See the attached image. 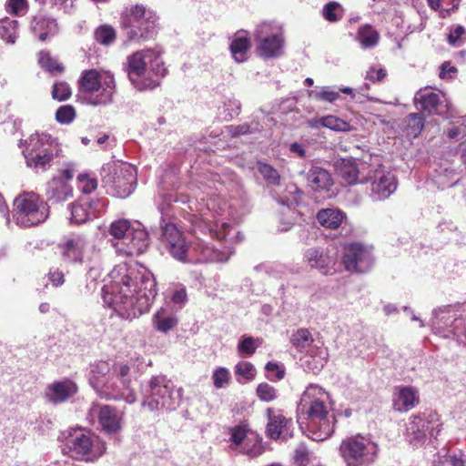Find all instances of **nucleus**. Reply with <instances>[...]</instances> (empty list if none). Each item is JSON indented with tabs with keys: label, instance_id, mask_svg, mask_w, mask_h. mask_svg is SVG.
<instances>
[{
	"label": "nucleus",
	"instance_id": "f257e3e1",
	"mask_svg": "<svg viewBox=\"0 0 466 466\" xmlns=\"http://www.w3.org/2000/svg\"><path fill=\"white\" fill-rule=\"evenodd\" d=\"M174 200L189 204L188 208L194 213L188 215V221L196 237L188 248L177 226L162 218L161 238L170 255L182 262L228 261L233 253L231 242L234 238L240 241L242 237L225 220L226 203L220 204L214 198L202 203L187 197Z\"/></svg>",
	"mask_w": 466,
	"mask_h": 466
},
{
	"label": "nucleus",
	"instance_id": "f03ea898",
	"mask_svg": "<svg viewBox=\"0 0 466 466\" xmlns=\"http://www.w3.org/2000/svg\"><path fill=\"white\" fill-rule=\"evenodd\" d=\"M156 280L146 268L116 265L102 289L103 300L121 319H132L148 311L157 296Z\"/></svg>",
	"mask_w": 466,
	"mask_h": 466
},
{
	"label": "nucleus",
	"instance_id": "7ed1b4c3",
	"mask_svg": "<svg viewBox=\"0 0 466 466\" xmlns=\"http://www.w3.org/2000/svg\"><path fill=\"white\" fill-rule=\"evenodd\" d=\"M330 410L329 392L318 384L309 385L301 395L298 412L309 420L308 436L313 441H323L333 434L336 419Z\"/></svg>",
	"mask_w": 466,
	"mask_h": 466
},
{
	"label": "nucleus",
	"instance_id": "20e7f679",
	"mask_svg": "<svg viewBox=\"0 0 466 466\" xmlns=\"http://www.w3.org/2000/svg\"><path fill=\"white\" fill-rule=\"evenodd\" d=\"M62 452L73 460L95 462L106 451V442L83 428H69L60 433Z\"/></svg>",
	"mask_w": 466,
	"mask_h": 466
},
{
	"label": "nucleus",
	"instance_id": "39448f33",
	"mask_svg": "<svg viewBox=\"0 0 466 466\" xmlns=\"http://www.w3.org/2000/svg\"><path fill=\"white\" fill-rule=\"evenodd\" d=\"M166 74L159 56L151 49L137 51L127 57V75L137 90L157 86Z\"/></svg>",
	"mask_w": 466,
	"mask_h": 466
},
{
	"label": "nucleus",
	"instance_id": "423d86ee",
	"mask_svg": "<svg viewBox=\"0 0 466 466\" xmlns=\"http://www.w3.org/2000/svg\"><path fill=\"white\" fill-rule=\"evenodd\" d=\"M22 147L26 167L35 173L46 172L55 158L63 156L57 138L45 132L30 135L22 142Z\"/></svg>",
	"mask_w": 466,
	"mask_h": 466
},
{
	"label": "nucleus",
	"instance_id": "0eeeda50",
	"mask_svg": "<svg viewBox=\"0 0 466 466\" xmlns=\"http://www.w3.org/2000/svg\"><path fill=\"white\" fill-rule=\"evenodd\" d=\"M116 252L122 257H133L144 253L149 245L148 233L138 222L127 219L115 220L108 229Z\"/></svg>",
	"mask_w": 466,
	"mask_h": 466
},
{
	"label": "nucleus",
	"instance_id": "6e6552de",
	"mask_svg": "<svg viewBox=\"0 0 466 466\" xmlns=\"http://www.w3.org/2000/svg\"><path fill=\"white\" fill-rule=\"evenodd\" d=\"M115 89L114 76L106 71L87 70L82 73L79 79V95L92 106L111 103Z\"/></svg>",
	"mask_w": 466,
	"mask_h": 466
},
{
	"label": "nucleus",
	"instance_id": "1a4fd4ad",
	"mask_svg": "<svg viewBox=\"0 0 466 466\" xmlns=\"http://www.w3.org/2000/svg\"><path fill=\"white\" fill-rule=\"evenodd\" d=\"M182 397V390L175 389L165 376L152 377L144 389L142 406L149 411L176 410Z\"/></svg>",
	"mask_w": 466,
	"mask_h": 466
},
{
	"label": "nucleus",
	"instance_id": "9d476101",
	"mask_svg": "<svg viewBox=\"0 0 466 466\" xmlns=\"http://www.w3.org/2000/svg\"><path fill=\"white\" fill-rule=\"evenodd\" d=\"M256 53L263 59H275L284 54L285 35L283 25L275 20L257 24L252 32Z\"/></svg>",
	"mask_w": 466,
	"mask_h": 466
},
{
	"label": "nucleus",
	"instance_id": "9b49d317",
	"mask_svg": "<svg viewBox=\"0 0 466 466\" xmlns=\"http://www.w3.org/2000/svg\"><path fill=\"white\" fill-rule=\"evenodd\" d=\"M49 208L35 192H22L13 202L12 218L20 228H31L45 222Z\"/></svg>",
	"mask_w": 466,
	"mask_h": 466
},
{
	"label": "nucleus",
	"instance_id": "f8f14e48",
	"mask_svg": "<svg viewBox=\"0 0 466 466\" xmlns=\"http://www.w3.org/2000/svg\"><path fill=\"white\" fill-rule=\"evenodd\" d=\"M157 15L143 5L127 6L121 15V26L130 41L147 39L153 35Z\"/></svg>",
	"mask_w": 466,
	"mask_h": 466
},
{
	"label": "nucleus",
	"instance_id": "ddd939ff",
	"mask_svg": "<svg viewBox=\"0 0 466 466\" xmlns=\"http://www.w3.org/2000/svg\"><path fill=\"white\" fill-rule=\"evenodd\" d=\"M339 451L346 466H370L378 458L379 446L370 435L357 434L343 440Z\"/></svg>",
	"mask_w": 466,
	"mask_h": 466
},
{
	"label": "nucleus",
	"instance_id": "4468645a",
	"mask_svg": "<svg viewBox=\"0 0 466 466\" xmlns=\"http://www.w3.org/2000/svg\"><path fill=\"white\" fill-rule=\"evenodd\" d=\"M102 180L113 196L125 198L135 189L137 170L127 163L106 164L102 169Z\"/></svg>",
	"mask_w": 466,
	"mask_h": 466
},
{
	"label": "nucleus",
	"instance_id": "2eb2a0df",
	"mask_svg": "<svg viewBox=\"0 0 466 466\" xmlns=\"http://www.w3.org/2000/svg\"><path fill=\"white\" fill-rule=\"evenodd\" d=\"M465 305H445L431 311L430 326L432 332L444 339L459 338L463 324Z\"/></svg>",
	"mask_w": 466,
	"mask_h": 466
},
{
	"label": "nucleus",
	"instance_id": "dca6fc26",
	"mask_svg": "<svg viewBox=\"0 0 466 466\" xmlns=\"http://www.w3.org/2000/svg\"><path fill=\"white\" fill-rule=\"evenodd\" d=\"M441 430L440 415L436 411L428 410L410 418L406 436L410 444L419 446L427 437L437 439Z\"/></svg>",
	"mask_w": 466,
	"mask_h": 466
},
{
	"label": "nucleus",
	"instance_id": "f3484780",
	"mask_svg": "<svg viewBox=\"0 0 466 466\" xmlns=\"http://www.w3.org/2000/svg\"><path fill=\"white\" fill-rule=\"evenodd\" d=\"M58 249L64 262L83 264L92 260L96 253L88 238L83 234H71L58 245Z\"/></svg>",
	"mask_w": 466,
	"mask_h": 466
},
{
	"label": "nucleus",
	"instance_id": "a211bd4d",
	"mask_svg": "<svg viewBox=\"0 0 466 466\" xmlns=\"http://www.w3.org/2000/svg\"><path fill=\"white\" fill-rule=\"evenodd\" d=\"M76 171V164L66 162L57 170V174L47 183L46 197L54 203L65 202L73 197V187L70 185Z\"/></svg>",
	"mask_w": 466,
	"mask_h": 466
},
{
	"label": "nucleus",
	"instance_id": "6ab92c4d",
	"mask_svg": "<svg viewBox=\"0 0 466 466\" xmlns=\"http://www.w3.org/2000/svg\"><path fill=\"white\" fill-rule=\"evenodd\" d=\"M366 180L370 182V198L372 201L387 199L398 187L396 177L381 165L370 169Z\"/></svg>",
	"mask_w": 466,
	"mask_h": 466
},
{
	"label": "nucleus",
	"instance_id": "aec40b11",
	"mask_svg": "<svg viewBox=\"0 0 466 466\" xmlns=\"http://www.w3.org/2000/svg\"><path fill=\"white\" fill-rule=\"evenodd\" d=\"M373 262L371 247L360 243H351L345 248L343 263L347 270L366 272L371 268Z\"/></svg>",
	"mask_w": 466,
	"mask_h": 466
},
{
	"label": "nucleus",
	"instance_id": "412c9836",
	"mask_svg": "<svg viewBox=\"0 0 466 466\" xmlns=\"http://www.w3.org/2000/svg\"><path fill=\"white\" fill-rule=\"evenodd\" d=\"M87 420L92 425L97 421L101 431L107 434L116 433L121 429V416L109 405L93 403L88 410Z\"/></svg>",
	"mask_w": 466,
	"mask_h": 466
},
{
	"label": "nucleus",
	"instance_id": "4be33fe9",
	"mask_svg": "<svg viewBox=\"0 0 466 466\" xmlns=\"http://www.w3.org/2000/svg\"><path fill=\"white\" fill-rule=\"evenodd\" d=\"M106 205L105 198L92 199L88 197H82L69 206L70 222L72 224L85 223L101 213Z\"/></svg>",
	"mask_w": 466,
	"mask_h": 466
},
{
	"label": "nucleus",
	"instance_id": "5701e85b",
	"mask_svg": "<svg viewBox=\"0 0 466 466\" xmlns=\"http://www.w3.org/2000/svg\"><path fill=\"white\" fill-rule=\"evenodd\" d=\"M305 259L311 268L323 275H332L337 271L338 258L333 249L310 248L305 252Z\"/></svg>",
	"mask_w": 466,
	"mask_h": 466
},
{
	"label": "nucleus",
	"instance_id": "b1692460",
	"mask_svg": "<svg viewBox=\"0 0 466 466\" xmlns=\"http://www.w3.org/2000/svg\"><path fill=\"white\" fill-rule=\"evenodd\" d=\"M393 408L400 412H406L420 402L419 390L413 386H397L392 397Z\"/></svg>",
	"mask_w": 466,
	"mask_h": 466
},
{
	"label": "nucleus",
	"instance_id": "393cba45",
	"mask_svg": "<svg viewBox=\"0 0 466 466\" xmlns=\"http://www.w3.org/2000/svg\"><path fill=\"white\" fill-rule=\"evenodd\" d=\"M111 376L112 370L108 362L100 360L91 365L89 383L98 396L110 394L109 390L107 391L108 388H105V385L108 383Z\"/></svg>",
	"mask_w": 466,
	"mask_h": 466
},
{
	"label": "nucleus",
	"instance_id": "a878e982",
	"mask_svg": "<svg viewBox=\"0 0 466 466\" xmlns=\"http://www.w3.org/2000/svg\"><path fill=\"white\" fill-rule=\"evenodd\" d=\"M268 424L266 433L271 440H278L289 434V425L291 420L286 419L284 415L272 408L266 410Z\"/></svg>",
	"mask_w": 466,
	"mask_h": 466
},
{
	"label": "nucleus",
	"instance_id": "bb28decb",
	"mask_svg": "<svg viewBox=\"0 0 466 466\" xmlns=\"http://www.w3.org/2000/svg\"><path fill=\"white\" fill-rule=\"evenodd\" d=\"M77 392V386L69 380L56 381L47 387L46 395L47 400L58 404L65 402Z\"/></svg>",
	"mask_w": 466,
	"mask_h": 466
},
{
	"label": "nucleus",
	"instance_id": "cd10ccee",
	"mask_svg": "<svg viewBox=\"0 0 466 466\" xmlns=\"http://www.w3.org/2000/svg\"><path fill=\"white\" fill-rule=\"evenodd\" d=\"M251 47L249 32L238 30L232 36L229 50L233 59L237 63H243L248 59V53Z\"/></svg>",
	"mask_w": 466,
	"mask_h": 466
},
{
	"label": "nucleus",
	"instance_id": "c85d7f7f",
	"mask_svg": "<svg viewBox=\"0 0 466 466\" xmlns=\"http://www.w3.org/2000/svg\"><path fill=\"white\" fill-rule=\"evenodd\" d=\"M108 388L110 394L106 396H99L106 400H124L128 404L136 402L137 396L130 385H121L120 380H116L114 375L111 376L108 383L105 385V388Z\"/></svg>",
	"mask_w": 466,
	"mask_h": 466
},
{
	"label": "nucleus",
	"instance_id": "c756f323",
	"mask_svg": "<svg viewBox=\"0 0 466 466\" xmlns=\"http://www.w3.org/2000/svg\"><path fill=\"white\" fill-rule=\"evenodd\" d=\"M300 174L304 175L308 185L316 191L329 190L333 183L329 172L316 165H311L309 171L306 173L301 172Z\"/></svg>",
	"mask_w": 466,
	"mask_h": 466
},
{
	"label": "nucleus",
	"instance_id": "7c9ffc66",
	"mask_svg": "<svg viewBox=\"0 0 466 466\" xmlns=\"http://www.w3.org/2000/svg\"><path fill=\"white\" fill-rule=\"evenodd\" d=\"M32 33L38 37L40 41H46L57 32V24L55 19L44 16H35L33 18L30 25Z\"/></svg>",
	"mask_w": 466,
	"mask_h": 466
},
{
	"label": "nucleus",
	"instance_id": "2f4dec72",
	"mask_svg": "<svg viewBox=\"0 0 466 466\" xmlns=\"http://www.w3.org/2000/svg\"><path fill=\"white\" fill-rule=\"evenodd\" d=\"M153 328L162 333H167L177 325V319L169 308H160L152 317Z\"/></svg>",
	"mask_w": 466,
	"mask_h": 466
},
{
	"label": "nucleus",
	"instance_id": "473e14b6",
	"mask_svg": "<svg viewBox=\"0 0 466 466\" xmlns=\"http://www.w3.org/2000/svg\"><path fill=\"white\" fill-rule=\"evenodd\" d=\"M414 103L418 109L430 115L434 114L440 103V96L431 89H420L415 94Z\"/></svg>",
	"mask_w": 466,
	"mask_h": 466
},
{
	"label": "nucleus",
	"instance_id": "72a5a7b5",
	"mask_svg": "<svg viewBox=\"0 0 466 466\" xmlns=\"http://www.w3.org/2000/svg\"><path fill=\"white\" fill-rule=\"evenodd\" d=\"M318 222L326 228L336 229L346 218L344 212L338 208H323L317 213Z\"/></svg>",
	"mask_w": 466,
	"mask_h": 466
},
{
	"label": "nucleus",
	"instance_id": "f704fd0d",
	"mask_svg": "<svg viewBox=\"0 0 466 466\" xmlns=\"http://www.w3.org/2000/svg\"><path fill=\"white\" fill-rule=\"evenodd\" d=\"M18 37V21L10 17L0 20V38L6 44H15Z\"/></svg>",
	"mask_w": 466,
	"mask_h": 466
},
{
	"label": "nucleus",
	"instance_id": "c9c22d12",
	"mask_svg": "<svg viewBox=\"0 0 466 466\" xmlns=\"http://www.w3.org/2000/svg\"><path fill=\"white\" fill-rule=\"evenodd\" d=\"M378 32L370 25L360 26L358 31L357 40L362 48H372L378 45L379 42Z\"/></svg>",
	"mask_w": 466,
	"mask_h": 466
},
{
	"label": "nucleus",
	"instance_id": "e433bc0d",
	"mask_svg": "<svg viewBox=\"0 0 466 466\" xmlns=\"http://www.w3.org/2000/svg\"><path fill=\"white\" fill-rule=\"evenodd\" d=\"M339 176L348 184H356L358 182L363 183L362 179L359 178L360 170L355 162L351 160L343 159L338 167Z\"/></svg>",
	"mask_w": 466,
	"mask_h": 466
},
{
	"label": "nucleus",
	"instance_id": "4c0bfd02",
	"mask_svg": "<svg viewBox=\"0 0 466 466\" xmlns=\"http://www.w3.org/2000/svg\"><path fill=\"white\" fill-rule=\"evenodd\" d=\"M309 96L315 101L333 103L339 98V92L329 86H318L308 91Z\"/></svg>",
	"mask_w": 466,
	"mask_h": 466
},
{
	"label": "nucleus",
	"instance_id": "58836bf2",
	"mask_svg": "<svg viewBox=\"0 0 466 466\" xmlns=\"http://www.w3.org/2000/svg\"><path fill=\"white\" fill-rule=\"evenodd\" d=\"M312 342V334L307 329H298L290 338V343L299 351L308 350Z\"/></svg>",
	"mask_w": 466,
	"mask_h": 466
},
{
	"label": "nucleus",
	"instance_id": "ea45409f",
	"mask_svg": "<svg viewBox=\"0 0 466 466\" xmlns=\"http://www.w3.org/2000/svg\"><path fill=\"white\" fill-rule=\"evenodd\" d=\"M239 451L248 455L249 458H256L263 453L264 448L261 440L251 434V437L248 438L240 447Z\"/></svg>",
	"mask_w": 466,
	"mask_h": 466
},
{
	"label": "nucleus",
	"instance_id": "a19ab883",
	"mask_svg": "<svg viewBox=\"0 0 466 466\" xmlns=\"http://www.w3.org/2000/svg\"><path fill=\"white\" fill-rule=\"evenodd\" d=\"M96 41L103 46H110L116 38V30L108 25L98 26L94 32Z\"/></svg>",
	"mask_w": 466,
	"mask_h": 466
},
{
	"label": "nucleus",
	"instance_id": "79ce46f5",
	"mask_svg": "<svg viewBox=\"0 0 466 466\" xmlns=\"http://www.w3.org/2000/svg\"><path fill=\"white\" fill-rule=\"evenodd\" d=\"M428 4L432 9L440 10L441 17H447L458 9L460 0H428Z\"/></svg>",
	"mask_w": 466,
	"mask_h": 466
},
{
	"label": "nucleus",
	"instance_id": "37998d69",
	"mask_svg": "<svg viewBox=\"0 0 466 466\" xmlns=\"http://www.w3.org/2000/svg\"><path fill=\"white\" fill-rule=\"evenodd\" d=\"M258 170L268 184L278 185L279 183L280 176L272 166L258 162Z\"/></svg>",
	"mask_w": 466,
	"mask_h": 466
},
{
	"label": "nucleus",
	"instance_id": "c03bdc74",
	"mask_svg": "<svg viewBox=\"0 0 466 466\" xmlns=\"http://www.w3.org/2000/svg\"><path fill=\"white\" fill-rule=\"evenodd\" d=\"M261 344L260 339L244 336L238 345V350L241 354L251 356Z\"/></svg>",
	"mask_w": 466,
	"mask_h": 466
},
{
	"label": "nucleus",
	"instance_id": "a18cd8bd",
	"mask_svg": "<svg viewBox=\"0 0 466 466\" xmlns=\"http://www.w3.org/2000/svg\"><path fill=\"white\" fill-rule=\"evenodd\" d=\"M212 381L216 389L227 387L230 382V372L227 368L218 367L212 372Z\"/></svg>",
	"mask_w": 466,
	"mask_h": 466
},
{
	"label": "nucleus",
	"instance_id": "49530a36",
	"mask_svg": "<svg viewBox=\"0 0 466 466\" xmlns=\"http://www.w3.org/2000/svg\"><path fill=\"white\" fill-rule=\"evenodd\" d=\"M322 127L329 128L334 131H349L350 126L348 122L335 116H326L322 117Z\"/></svg>",
	"mask_w": 466,
	"mask_h": 466
},
{
	"label": "nucleus",
	"instance_id": "de8ad7c7",
	"mask_svg": "<svg viewBox=\"0 0 466 466\" xmlns=\"http://www.w3.org/2000/svg\"><path fill=\"white\" fill-rule=\"evenodd\" d=\"M38 62L40 66L50 73H60L63 71V66L56 62L50 54L47 52H40Z\"/></svg>",
	"mask_w": 466,
	"mask_h": 466
},
{
	"label": "nucleus",
	"instance_id": "09e8293b",
	"mask_svg": "<svg viewBox=\"0 0 466 466\" xmlns=\"http://www.w3.org/2000/svg\"><path fill=\"white\" fill-rule=\"evenodd\" d=\"M324 18L329 22H336L342 15V9L337 2H329L322 9Z\"/></svg>",
	"mask_w": 466,
	"mask_h": 466
},
{
	"label": "nucleus",
	"instance_id": "8fccbe9b",
	"mask_svg": "<svg viewBox=\"0 0 466 466\" xmlns=\"http://www.w3.org/2000/svg\"><path fill=\"white\" fill-rule=\"evenodd\" d=\"M77 182L79 190L85 195L92 193L97 187L96 179L89 177L87 174L78 175Z\"/></svg>",
	"mask_w": 466,
	"mask_h": 466
},
{
	"label": "nucleus",
	"instance_id": "3c124183",
	"mask_svg": "<svg viewBox=\"0 0 466 466\" xmlns=\"http://www.w3.org/2000/svg\"><path fill=\"white\" fill-rule=\"evenodd\" d=\"M76 117V110L70 105L61 106L56 113V119L58 123L66 125L71 123Z\"/></svg>",
	"mask_w": 466,
	"mask_h": 466
},
{
	"label": "nucleus",
	"instance_id": "603ef678",
	"mask_svg": "<svg viewBox=\"0 0 466 466\" xmlns=\"http://www.w3.org/2000/svg\"><path fill=\"white\" fill-rule=\"evenodd\" d=\"M235 372L247 381L252 380L256 376V369L253 364L248 361L238 362L235 367Z\"/></svg>",
	"mask_w": 466,
	"mask_h": 466
},
{
	"label": "nucleus",
	"instance_id": "864d4df0",
	"mask_svg": "<svg viewBox=\"0 0 466 466\" xmlns=\"http://www.w3.org/2000/svg\"><path fill=\"white\" fill-rule=\"evenodd\" d=\"M433 466H466V460L462 455H445L439 457Z\"/></svg>",
	"mask_w": 466,
	"mask_h": 466
},
{
	"label": "nucleus",
	"instance_id": "5fc2aeb1",
	"mask_svg": "<svg viewBox=\"0 0 466 466\" xmlns=\"http://www.w3.org/2000/svg\"><path fill=\"white\" fill-rule=\"evenodd\" d=\"M257 395L261 400L268 402L274 400L278 397L276 389L268 383L258 385Z\"/></svg>",
	"mask_w": 466,
	"mask_h": 466
},
{
	"label": "nucleus",
	"instance_id": "6e6d98bb",
	"mask_svg": "<svg viewBox=\"0 0 466 466\" xmlns=\"http://www.w3.org/2000/svg\"><path fill=\"white\" fill-rule=\"evenodd\" d=\"M71 94V88L66 82H57L53 86L52 96L56 100H66L70 97Z\"/></svg>",
	"mask_w": 466,
	"mask_h": 466
},
{
	"label": "nucleus",
	"instance_id": "4d7b16f0",
	"mask_svg": "<svg viewBox=\"0 0 466 466\" xmlns=\"http://www.w3.org/2000/svg\"><path fill=\"white\" fill-rule=\"evenodd\" d=\"M250 437L251 435H248V431L244 426H236L231 429L230 441L238 449H240L245 441Z\"/></svg>",
	"mask_w": 466,
	"mask_h": 466
},
{
	"label": "nucleus",
	"instance_id": "13d9d810",
	"mask_svg": "<svg viewBox=\"0 0 466 466\" xmlns=\"http://www.w3.org/2000/svg\"><path fill=\"white\" fill-rule=\"evenodd\" d=\"M130 368L127 364L116 365L112 370V375L116 377V380H120L121 385H130Z\"/></svg>",
	"mask_w": 466,
	"mask_h": 466
},
{
	"label": "nucleus",
	"instance_id": "bf43d9fd",
	"mask_svg": "<svg viewBox=\"0 0 466 466\" xmlns=\"http://www.w3.org/2000/svg\"><path fill=\"white\" fill-rule=\"evenodd\" d=\"M466 29L462 25H454L451 28L447 40L452 46H460L463 42Z\"/></svg>",
	"mask_w": 466,
	"mask_h": 466
},
{
	"label": "nucleus",
	"instance_id": "052dcab7",
	"mask_svg": "<svg viewBox=\"0 0 466 466\" xmlns=\"http://www.w3.org/2000/svg\"><path fill=\"white\" fill-rule=\"evenodd\" d=\"M227 130H228V134H230L231 137H239L242 135L252 133L254 131H258V125H256V127H253L251 125L244 123V124L238 125V126H233V125L228 126V127H227Z\"/></svg>",
	"mask_w": 466,
	"mask_h": 466
},
{
	"label": "nucleus",
	"instance_id": "680f3d73",
	"mask_svg": "<svg viewBox=\"0 0 466 466\" xmlns=\"http://www.w3.org/2000/svg\"><path fill=\"white\" fill-rule=\"evenodd\" d=\"M7 10L15 15H23L27 11V2L26 0H8Z\"/></svg>",
	"mask_w": 466,
	"mask_h": 466
},
{
	"label": "nucleus",
	"instance_id": "e2e57ef3",
	"mask_svg": "<svg viewBox=\"0 0 466 466\" xmlns=\"http://www.w3.org/2000/svg\"><path fill=\"white\" fill-rule=\"evenodd\" d=\"M265 369L268 373V378L270 380H280L284 377L285 370L275 362H268Z\"/></svg>",
	"mask_w": 466,
	"mask_h": 466
},
{
	"label": "nucleus",
	"instance_id": "0e129e2a",
	"mask_svg": "<svg viewBox=\"0 0 466 466\" xmlns=\"http://www.w3.org/2000/svg\"><path fill=\"white\" fill-rule=\"evenodd\" d=\"M409 126L413 129V135L416 137L423 128V119L418 113L409 115Z\"/></svg>",
	"mask_w": 466,
	"mask_h": 466
},
{
	"label": "nucleus",
	"instance_id": "69168bd1",
	"mask_svg": "<svg viewBox=\"0 0 466 466\" xmlns=\"http://www.w3.org/2000/svg\"><path fill=\"white\" fill-rule=\"evenodd\" d=\"M386 76V71L383 68L370 67L366 73V79L374 81H381Z\"/></svg>",
	"mask_w": 466,
	"mask_h": 466
},
{
	"label": "nucleus",
	"instance_id": "338daca9",
	"mask_svg": "<svg viewBox=\"0 0 466 466\" xmlns=\"http://www.w3.org/2000/svg\"><path fill=\"white\" fill-rule=\"evenodd\" d=\"M289 152L300 158H306L307 157V148L306 147L299 142H294L289 145Z\"/></svg>",
	"mask_w": 466,
	"mask_h": 466
},
{
	"label": "nucleus",
	"instance_id": "774afa93",
	"mask_svg": "<svg viewBox=\"0 0 466 466\" xmlns=\"http://www.w3.org/2000/svg\"><path fill=\"white\" fill-rule=\"evenodd\" d=\"M48 279L55 287L61 286L65 282L64 273L59 269L50 271Z\"/></svg>",
	"mask_w": 466,
	"mask_h": 466
}]
</instances>
